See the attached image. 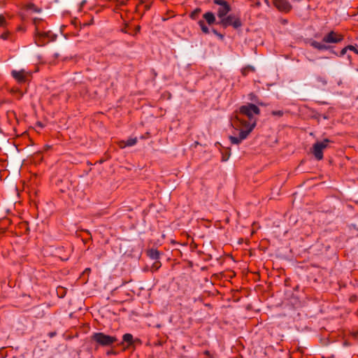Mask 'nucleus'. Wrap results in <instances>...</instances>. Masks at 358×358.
<instances>
[{"mask_svg":"<svg viewBox=\"0 0 358 358\" xmlns=\"http://www.w3.org/2000/svg\"><path fill=\"white\" fill-rule=\"evenodd\" d=\"M357 231H358V228H357Z\"/></svg>","mask_w":358,"mask_h":358,"instance_id":"41","label":"nucleus"},{"mask_svg":"<svg viewBox=\"0 0 358 358\" xmlns=\"http://www.w3.org/2000/svg\"><path fill=\"white\" fill-rule=\"evenodd\" d=\"M26 31V27L22 24L18 25L15 29L16 32L25 33Z\"/></svg>","mask_w":358,"mask_h":358,"instance_id":"27","label":"nucleus"},{"mask_svg":"<svg viewBox=\"0 0 358 358\" xmlns=\"http://www.w3.org/2000/svg\"><path fill=\"white\" fill-rule=\"evenodd\" d=\"M259 105L263 106L264 104L262 103H258Z\"/></svg>","mask_w":358,"mask_h":358,"instance_id":"39","label":"nucleus"},{"mask_svg":"<svg viewBox=\"0 0 358 358\" xmlns=\"http://www.w3.org/2000/svg\"><path fill=\"white\" fill-rule=\"evenodd\" d=\"M284 114V112L282 110H273L271 112V115L273 116H278V117H282Z\"/></svg>","mask_w":358,"mask_h":358,"instance_id":"28","label":"nucleus"},{"mask_svg":"<svg viewBox=\"0 0 358 358\" xmlns=\"http://www.w3.org/2000/svg\"><path fill=\"white\" fill-rule=\"evenodd\" d=\"M348 48V50H352L354 51L356 54H358V50H357V48L355 47H354L353 45H348L347 46Z\"/></svg>","mask_w":358,"mask_h":358,"instance_id":"31","label":"nucleus"},{"mask_svg":"<svg viewBox=\"0 0 358 358\" xmlns=\"http://www.w3.org/2000/svg\"><path fill=\"white\" fill-rule=\"evenodd\" d=\"M117 354V352L114 350H108L107 352H106V355H116Z\"/></svg>","mask_w":358,"mask_h":358,"instance_id":"32","label":"nucleus"},{"mask_svg":"<svg viewBox=\"0 0 358 358\" xmlns=\"http://www.w3.org/2000/svg\"><path fill=\"white\" fill-rule=\"evenodd\" d=\"M55 335H56V332H55V331H54V332H50V333L48 334V336H49V337H50V338H52V337H54Z\"/></svg>","mask_w":358,"mask_h":358,"instance_id":"37","label":"nucleus"},{"mask_svg":"<svg viewBox=\"0 0 358 358\" xmlns=\"http://www.w3.org/2000/svg\"><path fill=\"white\" fill-rule=\"evenodd\" d=\"M162 266V264L159 261H155L152 266H151V271H157L160 267Z\"/></svg>","mask_w":358,"mask_h":358,"instance_id":"24","label":"nucleus"},{"mask_svg":"<svg viewBox=\"0 0 358 358\" xmlns=\"http://www.w3.org/2000/svg\"><path fill=\"white\" fill-rule=\"evenodd\" d=\"M124 343H127V346L124 348V350L128 349L131 346L134 345V341L133 336L131 334H125L122 336V341L119 343L120 345H123Z\"/></svg>","mask_w":358,"mask_h":358,"instance_id":"14","label":"nucleus"},{"mask_svg":"<svg viewBox=\"0 0 358 358\" xmlns=\"http://www.w3.org/2000/svg\"><path fill=\"white\" fill-rule=\"evenodd\" d=\"M222 160L223 162L227 161L231 155L230 149L227 148L224 152H222Z\"/></svg>","mask_w":358,"mask_h":358,"instance_id":"23","label":"nucleus"},{"mask_svg":"<svg viewBox=\"0 0 358 358\" xmlns=\"http://www.w3.org/2000/svg\"><path fill=\"white\" fill-rule=\"evenodd\" d=\"M57 294L59 296V297L62 298L64 296L66 291L64 287H59L57 288Z\"/></svg>","mask_w":358,"mask_h":358,"instance_id":"25","label":"nucleus"},{"mask_svg":"<svg viewBox=\"0 0 358 358\" xmlns=\"http://www.w3.org/2000/svg\"><path fill=\"white\" fill-rule=\"evenodd\" d=\"M274 6L280 12L287 13L292 8V6L287 0H272Z\"/></svg>","mask_w":358,"mask_h":358,"instance_id":"9","label":"nucleus"},{"mask_svg":"<svg viewBox=\"0 0 358 358\" xmlns=\"http://www.w3.org/2000/svg\"><path fill=\"white\" fill-rule=\"evenodd\" d=\"M212 31L213 32V34H215V35L218 36L220 38H223V35L220 34V33H218L216 29H213L212 30Z\"/></svg>","mask_w":358,"mask_h":358,"instance_id":"33","label":"nucleus"},{"mask_svg":"<svg viewBox=\"0 0 358 358\" xmlns=\"http://www.w3.org/2000/svg\"><path fill=\"white\" fill-rule=\"evenodd\" d=\"M127 0H117L115 6V10H117L122 8V7L124 6L127 4Z\"/></svg>","mask_w":358,"mask_h":358,"instance_id":"22","label":"nucleus"},{"mask_svg":"<svg viewBox=\"0 0 358 358\" xmlns=\"http://www.w3.org/2000/svg\"><path fill=\"white\" fill-rule=\"evenodd\" d=\"M312 46L314 47L315 48L317 49V50H327L328 48V47L324 45V44H322L320 42H317V41H313L312 43H311Z\"/></svg>","mask_w":358,"mask_h":358,"instance_id":"21","label":"nucleus"},{"mask_svg":"<svg viewBox=\"0 0 358 358\" xmlns=\"http://www.w3.org/2000/svg\"><path fill=\"white\" fill-rule=\"evenodd\" d=\"M255 69L252 66L248 65L242 69L241 73L243 74V76H246L248 75L249 73L255 72Z\"/></svg>","mask_w":358,"mask_h":358,"instance_id":"20","label":"nucleus"},{"mask_svg":"<svg viewBox=\"0 0 358 358\" xmlns=\"http://www.w3.org/2000/svg\"><path fill=\"white\" fill-rule=\"evenodd\" d=\"M141 31V26L140 25H137L135 29H134V33H130L131 35H136L138 33H139Z\"/></svg>","mask_w":358,"mask_h":358,"instance_id":"29","label":"nucleus"},{"mask_svg":"<svg viewBox=\"0 0 358 358\" xmlns=\"http://www.w3.org/2000/svg\"><path fill=\"white\" fill-rule=\"evenodd\" d=\"M260 114L259 108L253 103H248L239 108L231 119V125L238 132V136H230L232 144H240L247 138L257 124V117Z\"/></svg>","mask_w":358,"mask_h":358,"instance_id":"1","label":"nucleus"},{"mask_svg":"<svg viewBox=\"0 0 358 358\" xmlns=\"http://www.w3.org/2000/svg\"><path fill=\"white\" fill-rule=\"evenodd\" d=\"M331 141L328 138L324 139L322 141L316 142L313 146V154L317 160L323 159V150L328 147Z\"/></svg>","mask_w":358,"mask_h":358,"instance_id":"7","label":"nucleus"},{"mask_svg":"<svg viewBox=\"0 0 358 358\" xmlns=\"http://www.w3.org/2000/svg\"><path fill=\"white\" fill-rule=\"evenodd\" d=\"M91 338L93 341L96 342V344L102 347H110L117 341L116 336L106 335L102 332L94 333Z\"/></svg>","mask_w":358,"mask_h":358,"instance_id":"2","label":"nucleus"},{"mask_svg":"<svg viewBox=\"0 0 358 358\" xmlns=\"http://www.w3.org/2000/svg\"><path fill=\"white\" fill-rule=\"evenodd\" d=\"M343 40V36L331 31L324 36L322 41L327 43H338Z\"/></svg>","mask_w":358,"mask_h":358,"instance_id":"10","label":"nucleus"},{"mask_svg":"<svg viewBox=\"0 0 358 358\" xmlns=\"http://www.w3.org/2000/svg\"><path fill=\"white\" fill-rule=\"evenodd\" d=\"M357 296L356 295H352L350 298V301L351 302H355L357 301Z\"/></svg>","mask_w":358,"mask_h":358,"instance_id":"36","label":"nucleus"},{"mask_svg":"<svg viewBox=\"0 0 358 358\" xmlns=\"http://www.w3.org/2000/svg\"><path fill=\"white\" fill-rule=\"evenodd\" d=\"M137 143V138H129L127 141H122L121 142L120 147L121 148H125L127 146H132L134 145Z\"/></svg>","mask_w":358,"mask_h":358,"instance_id":"17","label":"nucleus"},{"mask_svg":"<svg viewBox=\"0 0 358 358\" xmlns=\"http://www.w3.org/2000/svg\"><path fill=\"white\" fill-rule=\"evenodd\" d=\"M8 24H9V23L7 21L5 16L3 15H0V30L6 29V27H8Z\"/></svg>","mask_w":358,"mask_h":358,"instance_id":"18","label":"nucleus"},{"mask_svg":"<svg viewBox=\"0 0 358 358\" xmlns=\"http://www.w3.org/2000/svg\"><path fill=\"white\" fill-rule=\"evenodd\" d=\"M217 24L223 28L232 27L234 29H238L243 26L240 16L236 14L227 15L223 19L218 20Z\"/></svg>","mask_w":358,"mask_h":358,"instance_id":"3","label":"nucleus"},{"mask_svg":"<svg viewBox=\"0 0 358 358\" xmlns=\"http://www.w3.org/2000/svg\"><path fill=\"white\" fill-rule=\"evenodd\" d=\"M203 20H199L198 22V24L199 25L203 33L208 34L210 33V30H209V28L206 26V22L208 25L210 26L214 24H217V22L216 21V17H215V14L211 11L205 13L203 15Z\"/></svg>","mask_w":358,"mask_h":358,"instance_id":"5","label":"nucleus"},{"mask_svg":"<svg viewBox=\"0 0 358 358\" xmlns=\"http://www.w3.org/2000/svg\"><path fill=\"white\" fill-rule=\"evenodd\" d=\"M148 256L154 260L158 261L160 257V252L156 249H150L147 252Z\"/></svg>","mask_w":358,"mask_h":358,"instance_id":"16","label":"nucleus"},{"mask_svg":"<svg viewBox=\"0 0 358 358\" xmlns=\"http://www.w3.org/2000/svg\"><path fill=\"white\" fill-rule=\"evenodd\" d=\"M315 81H316V87L318 88H322L325 87L327 85V78L324 76H315Z\"/></svg>","mask_w":358,"mask_h":358,"instance_id":"15","label":"nucleus"},{"mask_svg":"<svg viewBox=\"0 0 358 358\" xmlns=\"http://www.w3.org/2000/svg\"><path fill=\"white\" fill-rule=\"evenodd\" d=\"M213 3L219 6L216 10L219 20L223 19L231 10L230 4L225 0H213Z\"/></svg>","mask_w":358,"mask_h":358,"instance_id":"6","label":"nucleus"},{"mask_svg":"<svg viewBox=\"0 0 358 358\" xmlns=\"http://www.w3.org/2000/svg\"><path fill=\"white\" fill-rule=\"evenodd\" d=\"M3 33L0 34V38L3 41H9L10 42H15L16 41V35L11 31L8 27L3 29Z\"/></svg>","mask_w":358,"mask_h":358,"instance_id":"12","label":"nucleus"},{"mask_svg":"<svg viewBox=\"0 0 358 358\" xmlns=\"http://www.w3.org/2000/svg\"><path fill=\"white\" fill-rule=\"evenodd\" d=\"M203 354L207 356L208 358H214V355L213 354L210 353V351L208 350H205L203 352Z\"/></svg>","mask_w":358,"mask_h":358,"instance_id":"30","label":"nucleus"},{"mask_svg":"<svg viewBox=\"0 0 358 358\" xmlns=\"http://www.w3.org/2000/svg\"><path fill=\"white\" fill-rule=\"evenodd\" d=\"M38 155V156H41V153H38L36 154V156Z\"/></svg>","mask_w":358,"mask_h":358,"instance_id":"40","label":"nucleus"},{"mask_svg":"<svg viewBox=\"0 0 358 358\" xmlns=\"http://www.w3.org/2000/svg\"><path fill=\"white\" fill-rule=\"evenodd\" d=\"M201 13V9L200 8H196L194 9L190 14L189 17L191 19L195 20H197Z\"/></svg>","mask_w":358,"mask_h":358,"instance_id":"19","label":"nucleus"},{"mask_svg":"<svg viewBox=\"0 0 358 358\" xmlns=\"http://www.w3.org/2000/svg\"><path fill=\"white\" fill-rule=\"evenodd\" d=\"M150 3L141 1L136 6V13L142 17L144 13L150 8Z\"/></svg>","mask_w":358,"mask_h":358,"instance_id":"13","label":"nucleus"},{"mask_svg":"<svg viewBox=\"0 0 358 358\" xmlns=\"http://www.w3.org/2000/svg\"><path fill=\"white\" fill-rule=\"evenodd\" d=\"M127 27H128V25L126 24L125 27L122 29V31L125 33V34H130V32H129V31L127 29Z\"/></svg>","mask_w":358,"mask_h":358,"instance_id":"35","label":"nucleus"},{"mask_svg":"<svg viewBox=\"0 0 358 358\" xmlns=\"http://www.w3.org/2000/svg\"><path fill=\"white\" fill-rule=\"evenodd\" d=\"M266 3H268V0H264Z\"/></svg>","mask_w":358,"mask_h":358,"instance_id":"38","label":"nucleus"},{"mask_svg":"<svg viewBox=\"0 0 358 358\" xmlns=\"http://www.w3.org/2000/svg\"><path fill=\"white\" fill-rule=\"evenodd\" d=\"M347 50H348L347 47L343 48L341 51L340 56H343L346 53Z\"/></svg>","mask_w":358,"mask_h":358,"instance_id":"34","label":"nucleus"},{"mask_svg":"<svg viewBox=\"0 0 358 358\" xmlns=\"http://www.w3.org/2000/svg\"><path fill=\"white\" fill-rule=\"evenodd\" d=\"M57 36L50 30L39 34H34V40L38 46H43L45 44L55 40Z\"/></svg>","mask_w":358,"mask_h":358,"instance_id":"4","label":"nucleus"},{"mask_svg":"<svg viewBox=\"0 0 358 358\" xmlns=\"http://www.w3.org/2000/svg\"><path fill=\"white\" fill-rule=\"evenodd\" d=\"M29 9L33 10L36 13H40L41 11V9L38 8L36 6H35L34 3H31L29 5Z\"/></svg>","mask_w":358,"mask_h":358,"instance_id":"26","label":"nucleus"},{"mask_svg":"<svg viewBox=\"0 0 358 358\" xmlns=\"http://www.w3.org/2000/svg\"><path fill=\"white\" fill-rule=\"evenodd\" d=\"M11 76L18 83L22 84L30 79L31 73L30 71H26L24 69L20 71L13 70L11 71Z\"/></svg>","mask_w":358,"mask_h":358,"instance_id":"8","label":"nucleus"},{"mask_svg":"<svg viewBox=\"0 0 358 358\" xmlns=\"http://www.w3.org/2000/svg\"><path fill=\"white\" fill-rule=\"evenodd\" d=\"M33 24L35 27L34 34H39L41 32L48 31L47 23L45 22V20H43L41 18H38V17L34 18Z\"/></svg>","mask_w":358,"mask_h":358,"instance_id":"11","label":"nucleus"}]
</instances>
